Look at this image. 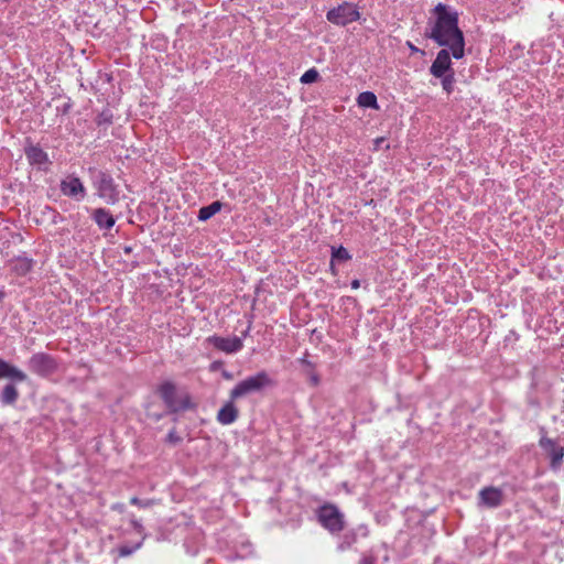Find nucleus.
I'll return each mask as SVG.
<instances>
[{"instance_id":"obj_1","label":"nucleus","mask_w":564,"mask_h":564,"mask_svg":"<svg viewBox=\"0 0 564 564\" xmlns=\"http://www.w3.org/2000/svg\"><path fill=\"white\" fill-rule=\"evenodd\" d=\"M436 20L425 36L433 40L437 45L448 47L455 59L465 55V37L458 26V13L447 6L438 3L434 8Z\"/></svg>"},{"instance_id":"obj_2","label":"nucleus","mask_w":564,"mask_h":564,"mask_svg":"<svg viewBox=\"0 0 564 564\" xmlns=\"http://www.w3.org/2000/svg\"><path fill=\"white\" fill-rule=\"evenodd\" d=\"M272 384L273 381L268 375V372L262 370L238 382L230 391L229 397L232 400H237L250 393L260 392L264 388L270 387Z\"/></svg>"},{"instance_id":"obj_3","label":"nucleus","mask_w":564,"mask_h":564,"mask_svg":"<svg viewBox=\"0 0 564 564\" xmlns=\"http://www.w3.org/2000/svg\"><path fill=\"white\" fill-rule=\"evenodd\" d=\"M93 174V186L97 191V195L107 204L115 205L119 200V191L112 176L104 171L89 169Z\"/></svg>"},{"instance_id":"obj_4","label":"nucleus","mask_w":564,"mask_h":564,"mask_svg":"<svg viewBox=\"0 0 564 564\" xmlns=\"http://www.w3.org/2000/svg\"><path fill=\"white\" fill-rule=\"evenodd\" d=\"M158 391L171 413L186 411L192 408L191 397L187 393L178 395L176 386L171 381L160 384Z\"/></svg>"},{"instance_id":"obj_5","label":"nucleus","mask_w":564,"mask_h":564,"mask_svg":"<svg viewBox=\"0 0 564 564\" xmlns=\"http://www.w3.org/2000/svg\"><path fill=\"white\" fill-rule=\"evenodd\" d=\"M319 523L330 533H338L344 530V514L340 510L330 503L322 506L317 511Z\"/></svg>"},{"instance_id":"obj_6","label":"nucleus","mask_w":564,"mask_h":564,"mask_svg":"<svg viewBox=\"0 0 564 564\" xmlns=\"http://www.w3.org/2000/svg\"><path fill=\"white\" fill-rule=\"evenodd\" d=\"M326 19L335 25L346 26L347 24L359 20L360 12L356 4L345 1L330 9L326 13Z\"/></svg>"},{"instance_id":"obj_7","label":"nucleus","mask_w":564,"mask_h":564,"mask_svg":"<svg viewBox=\"0 0 564 564\" xmlns=\"http://www.w3.org/2000/svg\"><path fill=\"white\" fill-rule=\"evenodd\" d=\"M28 368L39 377H50L57 371L58 362L50 354L35 352L28 360Z\"/></svg>"},{"instance_id":"obj_8","label":"nucleus","mask_w":564,"mask_h":564,"mask_svg":"<svg viewBox=\"0 0 564 564\" xmlns=\"http://www.w3.org/2000/svg\"><path fill=\"white\" fill-rule=\"evenodd\" d=\"M61 192L63 195L82 200L86 196V188L79 177L75 175H68L61 181Z\"/></svg>"},{"instance_id":"obj_9","label":"nucleus","mask_w":564,"mask_h":564,"mask_svg":"<svg viewBox=\"0 0 564 564\" xmlns=\"http://www.w3.org/2000/svg\"><path fill=\"white\" fill-rule=\"evenodd\" d=\"M539 445L547 453L551 468L557 469L564 457V447L546 436L541 437Z\"/></svg>"},{"instance_id":"obj_10","label":"nucleus","mask_w":564,"mask_h":564,"mask_svg":"<svg viewBox=\"0 0 564 564\" xmlns=\"http://www.w3.org/2000/svg\"><path fill=\"white\" fill-rule=\"evenodd\" d=\"M503 491L500 488L489 486L482 488L478 494V505L486 508H498L503 502Z\"/></svg>"},{"instance_id":"obj_11","label":"nucleus","mask_w":564,"mask_h":564,"mask_svg":"<svg viewBox=\"0 0 564 564\" xmlns=\"http://www.w3.org/2000/svg\"><path fill=\"white\" fill-rule=\"evenodd\" d=\"M451 54L448 50L442 48L437 55L434 62L432 63L430 67V73L436 77L441 78L444 75L451 73L453 70L452 68V61H451Z\"/></svg>"},{"instance_id":"obj_12","label":"nucleus","mask_w":564,"mask_h":564,"mask_svg":"<svg viewBox=\"0 0 564 564\" xmlns=\"http://www.w3.org/2000/svg\"><path fill=\"white\" fill-rule=\"evenodd\" d=\"M209 340L213 343V345L216 349L221 350L226 354H235V352L241 350L243 347L242 339L237 336H232V337L213 336L209 338Z\"/></svg>"},{"instance_id":"obj_13","label":"nucleus","mask_w":564,"mask_h":564,"mask_svg":"<svg viewBox=\"0 0 564 564\" xmlns=\"http://www.w3.org/2000/svg\"><path fill=\"white\" fill-rule=\"evenodd\" d=\"M231 398L227 401L217 413V421L223 425L232 424L239 416V411Z\"/></svg>"},{"instance_id":"obj_14","label":"nucleus","mask_w":564,"mask_h":564,"mask_svg":"<svg viewBox=\"0 0 564 564\" xmlns=\"http://www.w3.org/2000/svg\"><path fill=\"white\" fill-rule=\"evenodd\" d=\"M10 379L15 382H23L28 379L24 371L0 358V379Z\"/></svg>"},{"instance_id":"obj_15","label":"nucleus","mask_w":564,"mask_h":564,"mask_svg":"<svg viewBox=\"0 0 564 564\" xmlns=\"http://www.w3.org/2000/svg\"><path fill=\"white\" fill-rule=\"evenodd\" d=\"M24 153L31 165H37L39 167H42V165L50 163L47 153L39 145L26 147L24 149Z\"/></svg>"},{"instance_id":"obj_16","label":"nucleus","mask_w":564,"mask_h":564,"mask_svg":"<svg viewBox=\"0 0 564 564\" xmlns=\"http://www.w3.org/2000/svg\"><path fill=\"white\" fill-rule=\"evenodd\" d=\"M33 263L31 258L19 256L9 261V268L17 276H24L32 270Z\"/></svg>"},{"instance_id":"obj_17","label":"nucleus","mask_w":564,"mask_h":564,"mask_svg":"<svg viewBox=\"0 0 564 564\" xmlns=\"http://www.w3.org/2000/svg\"><path fill=\"white\" fill-rule=\"evenodd\" d=\"M91 218L100 229H111L116 219L106 208H96L91 213Z\"/></svg>"},{"instance_id":"obj_18","label":"nucleus","mask_w":564,"mask_h":564,"mask_svg":"<svg viewBox=\"0 0 564 564\" xmlns=\"http://www.w3.org/2000/svg\"><path fill=\"white\" fill-rule=\"evenodd\" d=\"M297 362L302 366L303 373L308 377L310 383L313 387H317L321 382L318 373L315 371V364L308 359V354L305 352L304 356L297 359Z\"/></svg>"},{"instance_id":"obj_19","label":"nucleus","mask_w":564,"mask_h":564,"mask_svg":"<svg viewBox=\"0 0 564 564\" xmlns=\"http://www.w3.org/2000/svg\"><path fill=\"white\" fill-rule=\"evenodd\" d=\"M19 391L13 382L7 383L0 392L2 405H14L19 399Z\"/></svg>"},{"instance_id":"obj_20","label":"nucleus","mask_w":564,"mask_h":564,"mask_svg":"<svg viewBox=\"0 0 564 564\" xmlns=\"http://www.w3.org/2000/svg\"><path fill=\"white\" fill-rule=\"evenodd\" d=\"M221 207H223V203L219 200H215L212 204L202 207L198 210V216H197L198 220L206 221V220L210 219L215 214H217L218 212L221 210Z\"/></svg>"},{"instance_id":"obj_21","label":"nucleus","mask_w":564,"mask_h":564,"mask_svg":"<svg viewBox=\"0 0 564 564\" xmlns=\"http://www.w3.org/2000/svg\"><path fill=\"white\" fill-rule=\"evenodd\" d=\"M357 102L360 107L378 109L377 96L372 91H364L359 94Z\"/></svg>"},{"instance_id":"obj_22","label":"nucleus","mask_w":564,"mask_h":564,"mask_svg":"<svg viewBox=\"0 0 564 564\" xmlns=\"http://www.w3.org/2000/svg\"><path fill=\"white\" fill-rule=\"evenodd\" d=\"M332 259H333V263H335L336 261H338V262L348 261L351 259V254L343 246H339L337 248L332 247Z\"/></svg>"},{"instance_id":"obj_23","label":"nucleus","mask_w":564,"mask_h":564,"mask_svg":"<svg viewBox=\"0 0 564 564\" xmlns=\"http://www.w3.org/2000/svg\"><path fill=\"white\" fill-rule=\"evenodd\" d=\"M113 113L110 109H104L96 117V123L98 127H108L112 123Z\"/></svg>"},{"instance_id":"obj_24","label":"nucleus","mask_w":564,"mask_h":564,"mask_svg":"<svg viewBox=\"0 0 564 564\" xmlns=\"http://www.w3.org/2000/svg\"><path fill=\"white\" fill-rule=\"evenodd\" d=\"M442 78V87L443 89L449 95L454 90V84H455V73L454 70H451V73L444 75Z\"/></svg>"},{"instance_id":"obj_25","label":"nucleus","mask_w":564,"mask_h":564,"mask_svg":"<svg viewBox=\"0 0 564 564\" xmlns=\"http://www.w3.org/2000/svg\"><path fill=\"white\" fill-rule=\"evenodd\" d=\"M142 541H143V539L140 542H138V543H135L133 545H129V544L120 545L118 547L119 556L126 557V556L131 555L132 553H134L137 550H139L141 547Z\"/></svg>"},{"instance_id":"obj_26","label":"nucleus","mask_w":564,"mask_h":564,"mask_svg":"<svg viewBox=\"0 0 564 564\" xmlns=\"http://www.w3.org/2000/svg\"><path fill=\"white\" fill-rule=\"evenodd\" d=\"M319 78V73L316 68L307 69L300 78L302 84H312L315 83Z\"/></svg>"},{"instance_id":"obj_27","label":"nucleus","mask_w":564,"mask_h":564,"mask_svg":"<svg viewBox=\"0 0 564 564\" xmlns=\"http://www.w3.org/2000/svg\"><path fill=\"white\" fill-rule=\"evenodd\" d=\"M357 540V535L355 533H347L344 536L343 542L339 544V550L344 551L350 547Z\"/></svg>"},{"instance_id":"obj_28","label":"nucleus","mask_w":564,"mask_h":564,"mask_svg":"<svg viewBox=\"0 0 564 564\" xmlns=\"http://www.w3.org/2000/svg\"><path fill=\"white\" fill-rule=\"evenodd\" d=\"M130 503L134 505V506H139L141 508H148V507L152 506L153 500H149V499L148 500H141V499H139L137 497H132L130 499Z\"/></svg>"},{"instance_id":"obj_29","label":"nucleus","mask_w":564,"mask_h":564,"mask_svg":"<svg viewBox=\"0 0 564 564\" xmlns=\"http://www.w3.org/2000/svg\"><path fill=\"white\" fill-rule=\"evenodd\" d=\"M166 441L171 444H178L182 441V437L176 433L175 430L169 432L166 436Z\"/></svg>"},{"instance_id":"obj_30","label":"nucleus","mask_w":564,"mask_h":564,"mask_svg":"<svg viewBox=\"0 0 564 564\" xmlns=\"http://www.w3.org/2000/svg\"><path fill=\"white\" fill-rule=\"evenodd\" d=\"M358 564H376V558L372 555H362Z\"/></svg>"},{"instance_id":"obj_31","label":"nucleus","mask_w":564,"mask_h":564,"mask_svg":"<svg viewBox=\"0 0 564 564\" xmlns=\"http://www.w3.org/2000/svg\"><path fill=\"white\" fill-rule=\"evenodd\" d=\"M131 524L133 527V529L138 532V533H142L143 531V527L141 524V522L137 519H131Z\"/></svg>"},{"instance_id":"obj_32","label":"nucleus","mask_w":564,"mask_h":564,"mask_svg":"<svg viewBox=\"0 0 564 564\" xmlns=\"http://www.w3.org/2000/svg\"><path fill=\"white\" fill-rule=\"evenodd\" d=\"M408 47L412 53H421L424 54V51L419 50L415 45H413L411 42L406 43Z\"/></svg>"},{"instance_id":"obj_33","label":"nucleus","mask_w":564,"mask_h":564,"mask_svg":"<svg viewBox=\"0 0 564 564\" xmlns=\"http://www.w3.org/2000/svg\"><path fill=\"white\" fill-rule=\"evenodd\" d=\"M250 329H251V321L249 322L247 328L242 332V337L246 338L247 336H249V333H250Z\"/></svg>"},{"instance_id":"obj_34","label":"nucleus","mask_w":564,"mask_h":564,"mask_svg":"<svg viewBox=\"0 0 564 564\" xmlns=\"http://www.w3.org/2000/svg\"><path fill=\"white\" fill-rule=\"evenodd\" d=\"M330 272L333 275H337L338 274V271L335 267V263H333V259H330Z\"/></svg>"},{"instance_id":"obj_35","label":"nucleus","mask_w":564,"mask_h":564,"mask_svg":"<svg viewBox=\"0 0 564 564\" xmlns=\"http://www.w3.org/2000/svg\"><path fill=\"white\" fill-rule=\"evenodd\" d=\"M359 286H360V281L359 280L355 279V280L351 281V288L354 290H357Z\"/></svg>"},{"instance_id":"obj_36","label":"nucleus","mask_w":564,"mask_h":564,"mask_svg":"<svg viewBox=\"0 0 564 564\" xmlns=\"http://www.w3.org/2000/svg\"><path fill=\"white\" fill-rule=\"evenodd\" d=\"M6 297V293L0 290V303L3 301V299Z\"/></svg>"},{"instance_id":"obj_37","label":"nucleus","mask_w":564,"mask_h":564,"mask_svg":"<svg viewBox=\"0 0 564 564\" xmlns=\"http://www.w3.org/2000/svg\"><path fill=\"white\" fill-rule=\"evenodd\" d=\"M124 252H126V253L131 252V247H124Z\"/></svg>"},{"instance_id":"obj_38","label":"nucleus","mask_w":564,"mask_h":564,"mask_svg":"<svg viewBox=\"0 0 564 564\" xmlns=\"http://www.w3.org/2000/svg\"><path fill=\"white\" fill-rule=\"evenodd\" d=\"M224 376H225L226 378H230V375H229V373H224Z\"/></svg>"}]
</instances>
